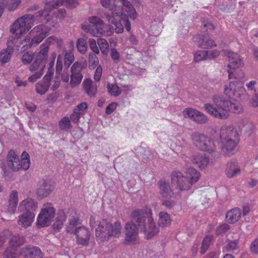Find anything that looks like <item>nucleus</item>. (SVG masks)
<instances>
[{"mask_svg": "<svg viewBox=\"0 0 258 258\" xmlns=\"http://www.w3.org/2000/svg\"><path fill=\"white\" fill-rule=\"evenodd\" d=\"M131 222L125 224V241L128 243H135L138 239L140 229L150 239L157 234L159 228L156 225L150 208L146 207L143 210L137 209L131 214Z\"/></svg>", "mask_w": 258, "mask_h": 258, "instance_id": "obj_1", "label": "nucleus"}, {"mask_svg": "<svg viewBox=\"0 0 258 258\" xmlns=\"http://www.w3.org/2000/svg\"><path fill=\"white\" fill-rule=\"evenodd\" d=\"M64 3V0H51L47 1L43 10L35 13L34 15L27 14L18 18L12 25L10 31L15 36L13 39L18 40L17 44L21 43L20 36L28 32L34 22L46 23L52 19V13L50 7L57 9Z\"/></svg>", "mask_w": 258, "mask_h": 258, "instance_id": "obj_2", "label": "nucleus"}, {"mask_svg": "<svg viewBox=\"0 0 258 258\" xmlns=\"http://www.w3.org/2000/svg\"><path fill=\"white\" fill-rule=\"evenodd\" d=\"M214 104L206 103L204 108L206 111L216 118L224 119L229 116V111L239 114L243 111V107L239 104L231 103L222 96L214 95L212 98Z\"/></svg>", "mask_w": 258, "mask_h": 258, "instance_id": "obj_3", "label": "nucleus"}, {"mask_svg": "<svg viewBox=\"0 0 258 258\" xmlns=\"http://www.w3.org/2000/svg\"><path fill=\"white\" fill-rule=\"evenodd\" d=\"M220 138L222 152L228 156L234 154L239 141L237 130L231 125H223L220 128Z\"/></svg>", "mask_w": 258, "mask_h": 258, "instance_id": "obj_4", "label": "nucleus"}, {"mask_svg": "<svg viewBox=\"0 0 258 258\" xmlns=\"http://www.w3.org/2000/svg\"><path fill=\"white\" fill-rule=\"evenodd\" d=\"M121 226L119 222L112 224L105 220H103L99 224L96 229V236L97 240L108 241L110 237H118L121 234Z\"/></svg>", "mask_w": 258, "mask_h": 258, "instance_id": "obj_5", "label": "nucleus"}, {"mask_svg": "<svg viewBox=\"0 0 258 258\" xmlns=\"http://www.w3.org/2000/svg\"><path fill=\"white\" fill-rule=\"evenodd\" d=\"M70 226L66 231L68 233H74L77 242L79 245H86L89 243L90 233L89 230L84 226H81L74 230L78 223H80L79 217L75 211H72L69 219Z\"/></svg>", "mask_w": 258, "mask_h": 258, "instance_id": "obj_6", "label": "nucleus"}, {"mask_svg": "<svg viewBox=\"0 0 258 258\" xmlns=\"http://www.w3.org/2000/svg\"><path fill=\"white\" fill-rule=\"evenodd\" d=\"M0 165L4 176H8L11 172L22 169V165L19 155L13 150L9 151L6 160L1 161Z\"/></svg>", "mask_w": 258, "mask_h": 258, "instance_id": "obj_7", "label": "nucleus"}, {"mask_svg": "<svg viewBox=\"0 0 258 258\" xmlns=\"http://www.w3.org/2000/svg\"><path fill=\"white\" fill-rule=\"evenodd\" d=\"M89 25L85 28L87 32L95 37H100L103 32L107 36L111 35L115 30L112 26L108 25L106 32L104 31V23L100 18L93 16L89 18Z\"/></svg>", "mask_w": 258, "mask_h": 258, "instance_id": "obj_8", "label": "nucleus"}, {"mask_svg": "<svg viewBox=\"0 0 258 258\" xmlns=\"http://www.w3.org/2000/svg\"><path fill=\"white\" fill-rule=\"evenodd\" d=\"M224 94L229 98L233 100H245L248 94L242 82L234 81L224 85Z\"/></svg>", "mask_w": 258, "mask_h": 258, "instance_id": "obj_9", "label": "nucleus"}, {"mask_svg": "<svg viewBox=\"0 0 258 258\" xmlns=\"http://www.w3.org/2000/svg\"><path fill=\"white\" fill-rule=\"evenodd\" d=\"M105 17L109 23L115 26V31L116 33H121L123 32V25L126 31L129 32L131 30V23L127 15L123 13L122 9L118 13L113 12L111 14H105Z\"/></svg>", "mask_w": 258, "mask_h": 258, "instance_id": "obj_10", "label": "nucleus"}, {"mask_svg": "<svg viewBox=\"0 0 258 258\" xmlns=\"http://www.w3.org/2000/svg\"><path fill=\"white\" fill-rule=\"evenodd\" d=\"M49 48V44L47 42L40 46V51L35 55L34 61L29 67V70L31 72H39L43 74Z\"/></svg>", "mask_w": 258, "mask_h": 258, "instance_id": "obj_11", "label": "nucleus"}, {"mask_svg": "<svg viewBox=\"0 0 258 258\" xmlns=\"http://www.w3.org/2000/svg\"><path fill=\"white\" fill-rule=\"evenodd\" d=\"M159 193L164 199L163 205L168 209L173 208L177 204L176 195L173 192L170 184L164 180L158 182Z\"/></svg>", "mask_w": 258, "mask_h": 258, "instance_id": "obj_12", "label": "nucleus"}, {"mask_svg": "<svg viewBox=\"0 0 258 258\" xmlns=\"http://www.w3.org/2000/svg\"><path fill=\"white\" fill-rule=\"evenodd\" d=\"M191 139L194 145L200 150L211 153L215 149L214 141L203 134L193 133Z\"/></svg>", "mask_w": 258, "mask_h": 258, "instance_id": "obj_13", "label": "nucleus"}, {"mask_svg": "<svg viewBox=\"0 0 258 258\" xmlns=\"http://www.w3.org/2000/svg\"><path fill=\"white\" fill-rule=\"evenodd\" d=\"M49 28L43 25L35 27L25 39L26 42L29 43L30 47H35L39 44L46 36Z\"/></svg>", "mask_w": 258, "mask_h": 258, "instance_id": "obj_14", "label": "nucleus"}, {"mask_svg": "<svg viewBox=\"0 0 258 258\" xmlns=\"http://www.w3.org/2000/svg\"><path fill=\"white\" fill-rule=\"evenodd\" d=\"M225 54L227 56L229 61L228 66V67L229 68L228 70L229 78H239L240 77H237L234 74L232 70L239 68L243 66L244 63L241 57L238 53L230 50L225 51ZM243 76L244 73L242 72L240 77H243Z\"/></svg>", "mask_w": 258, "mask_h": 258, "instance_id": "obj_15", "label": "nucleus"}, {"mask_svg": "<svg viewBox=\"0 0 258 258\" xmlns=\"http://www.w3.org/2000/svg\"><path fill=\"white\" fill-rule=\"evenodd\" d=\"M54 214L55 209L51 204L44 205L37 219L38 225L41 227L48 226L54 218Z\"/></svg>", "mask_w": 258, "mask_h": 258, "instance_id": "obj_16", "label": "nucleus"}, {"mask_svg": "<svg viewBox=\"0 0 258 258\" xmlns=\"http://www.w3.org/2000/svg\"><path fill=\"white\" fill-rule=\"evenodd\" d=\"M172 183L181 190H186L192 185L187 177L180 171H174L171 174Z\"/></svg>", "mask_w": 258, "mask_h": 258, "instance_id": "obj_17", "label": "nucleus"}, {"mask_svg": "<svg viewBox=\"0 0 258 258\" xmlns=\"http://www.w3.org/2000/svg\"><path fill=\"white\" fill-rule=\"evenodd\" d=\"M18 40L14 39L13 37H10L7 41V48L3 49L0 52V62L2 64L8 62L12 57L14 51V47H19L17 44Z\"/></svg>", "mask_w": 258, "mask_h": 258, "instance_id": "obj_18", "label": "nucleus"}, {"mask_svg": "<svg viewBox=\"0 0 258 258\" xmlns=\"http://www.w3.org/2000/svg\"><path fill=\"white\" fill-rule=\"evenodd\" d=\"M82 69V65L78 62H75L71 67L70 85L72 87H75L81 83L83 78Z\"/></svg>", "mask_w": 258, "mask_h": 258, "instance_id": "obj_19", "label": "nucleus"}, {"mask_svg": "<svg viewBox=\"0 0 258 258\" xmlns=\"http://www.w3.org/2000/svg\"><path fill=\"white\" fill-rule=\"evenodd\" d=\"M53 184L51 181L42 179L39 181L36 194L38 197L43 198L48 196L53 189Z\"/></svg>", "mask_w": 258, "mask_h": 258, "instance_id": "obj_20", "label": "nucleus"}, {"mask_svg": "<svg viewBox=\"0 0 258 258\" xmlns=\"http://www.w3.org/2000/svg\"><path fill=\"white\" fill-rule=\"evenodd\" d=\"M37 208V203L33 199L27 198L22 201L18 207L19 212H31L34 214V212Z\"/></svg>", "mask_w": 258, "mask_h": 258, "instance_id": "obj_21", "label": "nucleus"}, {"mask_svg": "<svg viewBox=\"0 0 258 258\" xmlns=\"http://www.w3.org/2000/svg\"><path fill=\"white\" fill-rule=\"evenodd\" d=\"M225 172L228 178H233L239 175L241 172V169L237 161L231 160L228 162Z\"/></svg>", "mask_w": 258, "mask_h": 258, "instance_id": "obj_22", "label": "nucleus"}, {"mask_svg": "<svg viewBox=\"0 0 258 258\" xmlns=\"http://www.w3.org/2000/svg\"><path fill=\"white\" fill-rule=\"evenodd\" d=\"M21 254L26 258H40L43 256L38 247L29 245L21 250Z\"/></svg>", "mask_w": 258, "mask_h": 258, "instance_id": "obj_23", "label": "nucleus"}, {"mask_svg": "<svg viewBox=\"0 0 258 258\" xmlns=\"http://www.w3.org/2000/svg\"><path fill=\"white\" fill-rule=\"evenodd\" d=\"M22 214L19 216L17 223L19 225L27 228L31 226L33 223L35 214L31 212H21Z\"/></svg>", "mask_w": 258, "mask_h": 258, "instance_id": "obj_24", "label": "nucleus"}, {"mask_svg": "<svg viewBox=\"0 0 258 258\" xmlns=\"http://www.w3.org/2000/svg\"><path fill=\"white\" fill-rule=\"evenodd\" d=\"M191 161L194 164L196 165L201 169H204L207 167L210 162L208 157L205 155L200 153L194 154L191 157Z\"/></svg>", "mask_w": 258, "mask_h": 258, "instance_id": "obj_25", "label": "nucleus"}, {"mask_svg": "<svg viewBox=\"0 0 258 258\" xmlns=\"http://www.w3.org/2000/svg\"><path fill=\"white\" fill-rule=\"evenodd\" d=\"M87 108V104L86 102L80 103L74 109L73 113L70 116V119L75 123H78L81 116L85 114Z\"/></svg>", "mask_w": 258, "mask_h": 258, "instance_id": "obj_26", "label": "nucleus"}, {"mask_svg": "<svg viewBox=\"0 0 258 258\" xmlns=\"http://www.w3.org/2000/svg\"><path fill=\"white\" fill-rule=\"evenodd\" d=\"M198 38L195 37L194 41L197 42L198 45L202 48H209L213 46H216L215 42L210 39L209 36H199Z\"/></svg>", "mask_w": 258, "mask_h": 258, "instance_id": "obj_27", "label": "nucleus"}, {"mask_svg": "<svg viewBox=\"0 0 258 258\" xmlns=\"http://www.w3.org/2000/svg\"><path fill=\"white\" fill-rule=\"evenodd\" d=\"M51 78L48 77L45 78V76L42 80L39 81L36 85V91L40 95L44 94L48 90L50 85Z\"/></svg>", "mask_w": 258, "mask_h": 258, "instance_id": "obj_28", "label": "nucleus"}, {"mask_svg": "<svg viewBox=\"0 0 258 258\" xmlns=\"http://www.w3.org/2000/svg\"><path fill=\"white\" fill-rule=\"evenodd\" d=\"M184 175L192 185L198 181L201 176V173L195 168L190 167L186 169Z\"/></svg>", "mask_w": 258, "mask_h": 258, "instance_id": "obj_29", "label": "nucleus"}, {"mask_svg": "<svg viewBox=\"0 0 258 258\" xmlns=\"http://www.w3.org/2000/svg\"><path fill=\"white\" fill-rule=\"evenodd\" d=\"M8 211L11 214H14L18 203V194L16 190H12L10 195Z\"/></svg>", "mask_w": 258, "mask_h": 258, "instance_id": "obj_30", "label": "nucleus"}, {"mask_svg": "<svg viewBox=\"0 0 258 258\" xmlns=\"http://www.w3.org/2000/svg\"><path fill=\"white\" fill-rule=\"evenodd\" d=\"M241 210L238 208H234L228 211L226 216V219L227 222L230 223L236 222L241 217Z\"/></svg>", "mask_w": 258, "mask_h": 258, "instance_id": "obj_31", "label": "nucleus"}, {"mask_svg": "<svg viewBox=\"0 0 258 258\" xmlns=\"http://www.w3.org/2000/svg\"><path fill=\"white\" fill-rule=\"evenodd\" d=\"M64 62V56L59 54L57 56L56 63V77L57 80L61 78L63 82H64V77L61 71L63 68V62Z\"/></svg>", "mask_w": 258, "mask_h": 258, "instance_id": "obj_32", "label": "nucleus"}, {"mask_svg": "<svg viewBox=\"0 0 258 258\" xmlns=\"http://www.w3.org/2000/svg\"><path fill=\"white\" fill-rule=\"evenodd\" d=\"M83 86L85 90L89 96L95 95L97 91L96 84L93 83L90 79H86L83 82Z\"/></svg>", "mask_w": 258, "mask_h": 258, "instance_id": "obj_33", "label": "nucleus"}, {"mask_svg": "<svg viewBox=\"0 0 258 258\" xmlns=\"http://www.w3.org/2000/svg\"><path fill=\"white\" fill-rule=\"evenodd\" d=\"M115 0H100L102 6L105 8L113 11L112 12L118 13L122 10L120 6L115 4Z\"/></svg>", "mask_w": 258, "mask_h": 258, "instance_id": "obj_34", "label": "nucleus"}, {"mask_svg": "<svg viewBox=\"0 0 258 258\" xmlns=\"http://www.w3.org/2000/svg\"><path fill=\"white\" fill-rule=\"evenodd\" d=\"M159 225L165 227L170 225L171 219L169 215L165 212H161L159 214Z\"/></svg>", "mask_w": 258, "mask_h": 258, "instance_id": "obj_35", "label": "nucleus"}, {"mask_svg": "<svg viewBox=\"0 0 258 258\" xmlns=\"http://www.w3.org/2000/svg\"><path fill=\"white\" fill-rule=\"evenodd\" d=\"M131 19L135 20L137 17L136 11L132 4L127 0L121 4Z\"/></svg>", "mask_w": 258, "mask_h": 258, "instance_id": "obj_36", "label": "nucleus"}, {"mask_svg": "<svg viewBox=\"0 0 258 258\" xmlns=\"http://www.w3.org/2000/svg\"><path fill=\"white\" fill-rule=\"evenodd\" d=\"M25 242V238L20 235H12L10 239L11 246L16 247L22 245Z\"/></svg>", "mask_w": 258, "mask_h": 258, "instance_id": "obj_37", "label": "nucleus"}, {"mask_svg": "<svg viewBox=\"0 0 258 258\" xmlns=\"http://www.w3.org/2000/svg\"><path fill=\"white\" fill-rule=\"evenodd\" d=\"M56 54L55 53H53L51 54V56L49 58L50 62L48 64V68L47 69V71L46 74H45V78L48 77L52 78V76L54 73V69L53 67L54 65V61L55 59Z\"/></svg>", "mask_w": 258, "mask_h": 258, "instance_id": "obj_38", "label": "nucleus"}, {"mask_svg": "<svg viewBox=\"0 0 258 258\" xmlns=\"http://www.w3.org/2000/svg\"><path fill=\"white\" fill-rule=\"evenodd\" d=\"M198 110L191 108H187L184 110L183 114L186 118H188L195 122V119H196L198 115Z\"/></svg>", "mask_w": 258, "mask_h": 258, "instance_id": "obj_39", "label": "nucleus"}, {"mask_svg": "<svg viewBox=\"0 0 258 258\" xmlns=\"http://www.w3.org/2000/svg\"><path fill=\"white\" fill-rule=\"evenodd\" d=\"M20 162L22 165V170H26L29 169L30 165L29 154L25 151L23 152L21 155Z\"/></svg>", "mask_w": 258, "mask_h": 258, "instance_id": "obj_40", "label": "nucleus"}, {"mask_svg": "<svg viewBox=\"0 0 258 258\" xmlns=\"http://www.w3.org/2000/svg\"><path fill=\"white\" fill-rule=\"evenodd\" d=\"M106 87L108 93L111 96H117L120 94V89L116 84L108 83Z\"/></svg>", "mask_w": 258, "mask_h": 258, "instance_id": "obj_41", "label": "nucleus"}, {"mask_svg": "<svg viewBox=\"0 0 258 258\" xmlns=\"http://www.w3.org/2000/svg\"><path fill=\"white\" fill-rule=\"evenodd\" d=\"M239 127L244 132H247L248 128L252 131L254 128V125L252 123L249 122L247 119H242L240 121Z\"/></svg>", "mask_w": 258, "mask_h": 258, "instance_id": "obj_42", "label": "nucleus"}, {"mask_svg": "<svg viewBox=\"0 0 258 258\" xmlns=\"http://www.w3.org/2000/svg\"><path fill=\"white\" fill-rule=\"evenodd\" d=\"M212 236L211 235H207L202 241L201 253L204 254L208 249L210 245Z\"/></svg>", "mask_w": 258, "mask_h": 258, "instance_id": "obj_43", "label": "nucleus"}, {"mask_svg": "<svg viewBox=\"0 0 258 258\" xmlns=\"http://www.w3.org/2000/svg\"><path fill=\"white\" fill-rule=\"evenodd\" d=\"M77 47L78 51L81 53H85L88 48L86 41L83 38H80L77 42Z\"/></svg>", "mask_w": 258, "mask_h": 258, "instance_id": "obj_44", "label": "nucleus"}, {"mask_svg": "<svg viewBox=\"0 0 258 258\" xmlns=\"http://www.w3.org/2000/svg\"><path fill=\"white\" fill-rule=\"evenodd\" d=\"M35 55L31 52L24 53L22 57V61L24 64H29L32 60L34 59Z\"/></svg>", "mask_w": 258, "mask_h": 258, "instance_id": "obj_45", "label": "nucleus"}, {"mask_svg": "<svg viewBox=\"0 0 258 258\" xmlns=\"http://www.w3.org/2000/svg\"><path fill=\"white\" fill-rule=\"evenodd\" d=\"M97 43L102 53H104L108 50L109 45L106 40L103 38H99L97 39Z\"/></svg>", "mask_w": 258, "mask_h": 258, "instance_id": "obj_46", "label": "nucleus"}, {"mask_svg": "<svg viewBox=\"0 0 258 258\" xmlns=\"http://www.w3.org/2000/svg\"><path fill=\"white\" fill-rule=\"evenodd\" d=\"M205 59H208L207 51L202 50L196 52L194 55V59L196 61H200Z\"/></svg>", "mask_w": 258, "mask_h": 258, "instance_id": "obj_47", "label": "nucleus"}, {"mask_svg": "<svg viewBox=\"0 0 258 258\" xmlns=\"http://www.w3.org/2000/svg\"><path fill=\"white\" fill-rule=\"evenodd\" d=\"M238 247V242L237 240L230 241L224 247L223 251H231L236 249Z\"/></svg>", "mask_w": 258, "mask_h": 258, "instance_id": "obj_48", "label": "nucleus"}, {"mask_svg": "<svg viewBox=\"0 0 258 258\" xmlns=\"http://www.w3.org/2000/svg\"><path fill=\"white\" fill-rule=\"evenodd\" d=\"M256 85L257 81L256 80H251L246 83L245 86L247 87V91L251 93L258 91V88L256 87Z\"/></svg>", "mask_w": 258, "mask_h": 258, "instance_id": "obj_49", "label": "nucleus"}, {"mask_svg": "<svg viewBox=\"0 0 258 258\" xmlns=\"http://www.w3.org/2000/svg\"><path fill=\"white\" fill-rule=\"evenodd\" d=\"M250 94V98L249 99V103L254 107H258V91L251 93Z\"/></svg>", "mask_w": 258, "mask_h": 258, "instance_id": "obj_50", "label": "nucleus"}, {"mask_svg": "<svg viewBox=\"0 0 258 258\" xmlns=\"http://www.w3.org/2000/svg\"><path fill=\"white\" fill-rule=\"evenodd\" d=\"M18 254L13 248H7L4 253V258H17Z\"/></svg>", "mask_w": 258, "mask_h": 258, "instance_id": "obj_51", "label": "nucleus"}, {"mask_svg": "<svg viewBox=\"0 0 258 258\" xmlns=\"http://www.w3.org/2000/svg\"><path fill=\"white\" fill-rule=\"evenodd\" d=\"M110 56L115 63H117L120 60V53L114 48H112L110 50Z\"/></svg>", "mask_w": 258, "mask_h": 258, "instance_id": "obj_52", "label": "nucleus"}, {"mask_svg": "<svg viewBox=\"0 0 258 258\" xmlns=\"http://www.w3.org/2000/svg\"><path fill=\"white\" fill-rule=\"evenodd\" d=\"M21 0H10L8 3V9L9 11H14L20 5Z\"/></svg>", "mask_w": 258, "mask_h": 258, "instance_id": "obj_53", "label": "nucleus"}, {"mask_svg": "<svg viewBox=\"0 0 258 258\" xmlns=\"http://www.w3.org/2000/svg\"><path fill=\"white\" fill-rule=\"evenodd\" d=\"M95 53H90L89 55V63L90 66L94 67L98 63V59Z\"/></svg>", "mask_w": 258, "mask_h": 258, "instance_id": "obj_54", "label": "nucleus"}, {"mask_svg": "<svg viewBox=\"0 0 258 258\" xmlns=\"http://www.w3.org/2000/svg\"><path fill=\"white\" fill-rule=\"evenodd\" d=\"M90 48L95 54L99 53V49L97 45L96 41L94 39L91 38L89 40Z\"/></svg>", "mask_w": 258, "mask_h": 258, "instance_id": "obj_55", "label": "nucleus"}, {"mask_svg": "<svg viewBox=\"0 0 258 258\" xmlns=\"http://www.w3.org/2000/svg\"><path fill=\"white\" fill-rule=\"evenodd\" d=\"M229 229V225L226 223H224L219 226L216 229V234L217 235L221 234L226 232Z\"/></svg>", "mask_w": 258, "mask_h": 258, "instance_id": "obj_56", "label": "nucleus"}, {"mask_svg": "<svg viewBox=\"0 0 258 258\" xmlns=\"http://www.w3.org/2000/svg\"><path fill=\"white\" fill-rule=\"evenodd\" d=\"M207 120V116L200 111H198V115L195 119V122L198 123H204Z\"/></svg>", "mask_w": 258, "mask_h": 258, "instance_id": "obj_57", "label": "nucleus"}, {"mask_svg": "<svg viewBox=\"0 0 258 258\" xmlns=\"http://www.w3.org/2000/svg\"><path fill=\"white\" fill-rule=\"evenodd\" d=\"M10 235V232L8 230L4 231L0 233V248L3 246L8 236Z\"/></svg>", "mask_w": 258, "mask_h": 258, "instance_id": "obj_58", "label": "nucleus"}, {"mask_svg": "<svg viewBox=\"0 0 258 258\" xmlns=\"http://www.w3.org/2000/svg\"><path fill=\"white\" fill-rule=\"evenodd\" d=\"M66 66H70L74 60V54L72 51L66 52Z\"/></svg>", "mask_w": 258, "mask_h": 258, "instance_id": "obj_59", "label": "nucleus"}, {"mask_svg": "<svg viewBox=\"0 0 258 258\" xmlns=\"http://www.w3.org/2000/svg\"><path fill=\"white\" fill-rule=\"evenodd\" d=\"M170 148L177 154L180 153L182 151V147L176 142H173L170 144Z\"/></svg>", "mask_w": 258, "mask_h": 258, "instance_id": "obj_60", "label": "nucleus"}, {"mask_svg": "<svg viewBox=\"0 0 258 258\" xmlns=\"http://www.w3.org/2000/svg\"><path fill=\"white\" fill-rule=\"evenodd\" d=\"M34 73V74H33L28 78V81L31 83H34L36 82L38 79H40L43 75L42 73H40L39 72Z\"/></svg>", "mask_w": 258, "mask_h": 258, "instance_id": "obj_61", "label": "nucleus"}, {"mask_svg": "<svg viewBox=\"0 0 258 258\" xmlns=\"http://www.w3.org/2000/svg\"><path fill=\"white\" fill-rule=\"evenodd\" d=\"M102 74V69L100 66H99L97 67L94 76V78L96 81H99L100 80Z\"/></svg>", "mask_w": 258, "mask_h": 258, "instance_id": "obj_62", "label": "nucleus"}, {"mask_svg": "<svg viewBox=\"0 0 258 258\" xmlns=\"http://www.w3.org/2000/svg\"><path fill=\"white\" fill-rule=\"evenodd\" d=\"M117 107V104L115 102H112L108 105L106 108V113L110 114L112 113Z\"/></svg>", "mask_w": 258, "mask_h": 258, "instance_id": "obj_63", "label": "nucleus"}, {"mask_svg": "<svg viewBox=\"0 0 258 258\" xmlns=\"http://www.w3.org/2000/svg\"><path fill=\"white\" fill-rule=\"evenodd\" d=\"M208 58L212 59L217 57L220 53L218 50L214 49L210 51H207Z\"/></svg>", "mask_w": 258, "mask_h": 258, "instance_id": "obj_64", "label": "nucleus"}]
</instances>
